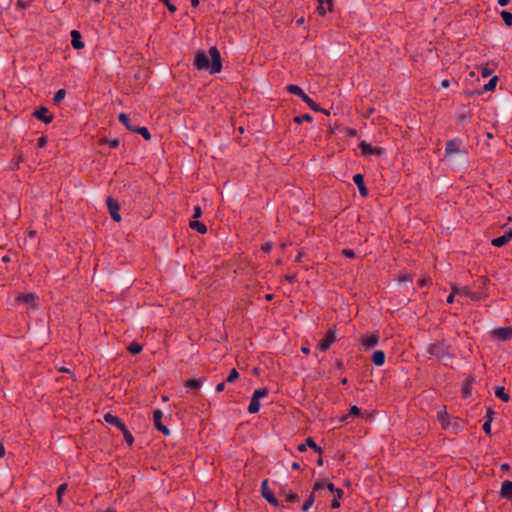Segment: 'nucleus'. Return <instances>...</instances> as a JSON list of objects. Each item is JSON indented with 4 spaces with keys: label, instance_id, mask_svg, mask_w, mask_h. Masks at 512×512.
I'll list each match as a JSON object with an SVG mask.
<instances>
[{
    "label": "nucleus",
    "instance_id": "nucleus-3",
    "mask_svg": "<svg viewBox=\"0 0 512 512\" xmlns=\"http://www.w3.org/2000/svg\"><path fill=\"white\" fill-rule=\"evenodd\" d=\"M427 353L441 362H446L452 359L450 345L446 340L438 341L429 345Z\"/></svg>",
    "mask_w": 512,
    "mask_h": 512
},
{
    "label": "nucleus",
    "instance_id": "nucleus-25",
    "mask_svg": "<svg viewBox=\"0 0 512 512\" xmlns=\"http://www.w3.org/2000/svg\"><path fill=\"white\" fill-rule=\"evenodd\" d=\"M318 1V11H319V14L320 15H325L326 14V7L325 5L328 6V8L332 5V0H317Z\"/></svg>",
    "mask_w": 512,
    "mask_h": 512
},
{
    "label": "nucleus",
    "instance_id": "nucleus-63",
    "mask_svg": "<svg viewBox=\"0 0 512 512\" xmlns=\"http://www.w3.org/2000/svg\"><path fill=\"white\" fill-rule=\"evenodd\" d=\"M287 280L292 283L294 281V278L295 276L294 275H291V276H286Z\"/></svg>",
    "mask_w": 512,
    "mask_h": 512
},
{
    "label": "nucleus",
    "instance_id": "nucleus-38",
    "mask_svg": "<svg viewBox=\"0 0 512 512\" xmlns=\"http://www.w3.org/2000/svg\"><path fill=\"white\" fill-rule=\"evenodd\" d=\"M104 143L108 144L109 147L111 148H118L119 145H120V140L115 138V139H103L102 140Z\"/></svg>",
    "mask_w": 512,
    "mask_h": 512
},
{
    "label": "nucleus",
    "instance_id": "nucleus-43",
    "mask_svg": "<svg viewBox=\"0 0 512 512\" xmlns=\"http://www.w3.org/2000/svg\"><path fill=\"white\" fill-rule=\"evenodd\" d=\"M492 74V69L488 67V65L481 67V75L482 77L486 78L489 77Z\"/></svg>",
    "mask_w": 512,
    "mask_h": 512
},
{
    "label": "nucleus",
    "instance_id": "nucleus-2",
    "mask_svg": "<svg viewBox=\"0 0 512 512\" xmlns=\"http://www.w3.org/2000/svg\"><path fill=\"white\" fill-rule=\"evenodd\" d=\"M445 159L454 168H462L468 163V152L460 141L449 140L445 146Z\"/></svg>",
    "mask_w": 512,
    "mask_h": 512
},
{
    "label": "nucleus",
    "instance_id": "nucleus-29",
    "mask_svg": "<svg viewBox=\"0 0 512 512\" xmlns=\"http://www.w3.org/2000/svg\"><path fill=\"white\" fill-rule=\"evenodd\" d=\"M497 82H498V77L497 76H493L487 84L484 85V89L485 91H493L497 85Z\"/></svg>",
    "mask_w": 512,
    "mask_h": 512
},
{
    "label": "nucleus",
    "instance_id": "nucleus-13",
    "mask_svg": "<svg viewBox=\"0 0 512 512\" xmlns=\"http://www.w3.org/2000/svg\"><path fill=\"white\" fill-rule=\"evenodd\" d=\"M512 239V230L505 232L502 236L494 238L492 245L496 247L505 246Z\"/></svg>",
    "mask_w": 512,
    "mask_h": 512
},
{
    "label": "nucleus",
    "instance_id": "nucleus-14",
    "mask_svg": "<svg viewBox=\"0 0 512 512\" xmlns=\"http://www.w3.org/2000/svg\"><path fill=\"white\" fill-rule=\"evenodd\" d=\"M437 419L441 423L442 428H449L450 418L448 413L446 412L445 407H440L437 411Z\"/></svg>",
    "mask_w": 512,
    "mask_h": 512
},
{
    "label": "nucleus",
    "instance_id": "nucleus-56",
    "mask_svg": "<svg viewBox=\"0 0 512 512\" xmlns=\"http://www.w3.org/2000/svg\"><path fill=\"white\" fill-rule=\"evenodd\" d=\"M335 493H336V497L335 498H337V499L341 498L342 495H343V491L341 489H339V488L335 491Z\"/></svg>",
    "mask_w": 512,
    "mask_h": 512
},
{
    "label": "nucleus",
    "instance_id": "nucleus-54",
    "mask_svg": "<svg viewBox=\"0 0 512 512\" xmlns=\"http://www.w3.org/2000/svg\"><path fill=\"white\" fill-rule=\"evenodd\" d=\"M327 489L333 493H335V491L338 489V488H335V486L332 484V483H328L327 484Z\"/></svg>",
    "mask_w": 512,
    "mask_h": 512
},
{
    "label": "nucleus",
    "instance_id": "nucleus-16",
    "mask_svg": "<svg viewBox=\"0 0 512 512\" xmlns=\"http://www.w3.org/2000/svg\"><path fill=\"white\" fill-rule=\"evenodd\" d=\"M104 420L108 424L118 428L119 430L120 429H124V426H125L124 422L119 417H117V416H114V415H112L110 413H107L104 416Z\"/></svg>",
    "mask_w": 512,
    "mask_h": 512
},
{
    "label": "nucleus",
    "instance_id": "nucleus-17",
    "mask_svg": "<svg viewBox=\"0 0 512 512\" xmlns=\"http://www.w3.org/2000/svg\"><path fill=\"white\" fill-rule=\"evenodd\" d=\"M71 37H72L71 45L74 49L78 50V49H82L84 47V43L82 41V37H81V34L79 31L72 30Z\"/></svg>",
    "mask_w": 512,
    "mask_h": 512
},
{
    "label": "nucleus",
    "instance_id": "nucleus-21",
    "mask_svg": "<svg viewBox=\"0 0 512 512\" xmlns=\"http://www.w3.org/2000/svg\"><path fill=\"white\" fill-rule=\"evenodd\" d=\"M189 225L192 229L198 231L201 234H204L207 231L206 225L198 220H191Z\"/></svg>",
    "mask_w": 512,
    "mask_h": 512
},
{
    "label": "nucleus",
    "instance_id": "nucleus-41",
    "mask_svg": "<svg viewBox=\"0 0 512 512\" xmlns=\"http://www.w3.org/2000/svg\"><path fill=\"white\" fill-rule=\"evenodd\" d=\"M286 500L291 503L297 502L299 501V496L296 493L289 491L286 495Z\"/></svg>",
    "mask_w": 512,
    "mask_h": 512
},
{
    "label": "nucleus",
    "instance_id": "nucleus-55",
    "mask_svg": "<svg viewBox=\"0 0 512 512\" xmlns=\"http://www.w3.org/2000/svg\"><path fill=\"white\" fill-rule=\"evenodd\" d=\"M510 2V0H497V3L500 5V6H506L508 5Z\"/></svg>",
    "mask_w": 512,
    "mask_h": 512
},
{
    "label": "nucleus",
    "instance_id": "nucleus-61",
    "mask_svg": "<svg viewBox=\"0 0 512 512\" xmlns=\"http://www.w3.org/2000/svg\"><path fill=\"white\" fill-rule=\"evenodd\" d=\"M198 4H199V0H191V5H192L193 7L198 6Z\"/></svg>",
    "mask_w": 512,
    "mask_h": 512
},
{
    "label": "nucleus",
    "instance_id": "nucleus-64",
    "mask_svg": "<svg viewBox=\"0 0 512 512\" xmlns=\"http://www.w3.org/2000/svg\"><path fill=\"white\" fill-rule=\"evenodd\" d=\"M298 25H302L304 23V18H300L296 21Z\"/></svg>",
    "mask_w": 512,
    "mask_h": 512
},
{
    "label": "nucleus",
    "instance_id": "nucleus-8",
    "mask_svg": "<svg viewBox=\"0 0 512 512\" xmlns=\"http://www.w3.org/2000/svg\"><path fill=\"white\" fill-rule=\"evenodd\" d=\"M359 147L361 149V152L364 155H381L384 152V149L381 147H373L369 143L362 141L359 144Z\"/></svg>",
    "mask_w": 512,
    "mask_h": 512
},
{
    "label": "nucleus",
    "instance_id": "nucleus-37",
    "mask_svg": "<svg viewBox=\"0 0 512 512\" xmlns=\"http://www.w3.org/2000/svg\"><path fill=\"white\" fill-rule=\"evenodd\" d=\"M314 503V493H311L308 499L304 502L302 506L303 511H307Z\"/></svg>",
    "mask_w": 512,
    "mask_h": 512
},
{
    "label": "nucleus",
    "instance_id": "nucleus-19",
    "mask_svg": "<svg viewBox=\"0 0 512 512\" xmlns=\"http://www.w3.org/2000/svg\"><path fill=\"white\" fill-rule=\"evenodd\" d=\"M464 427V421L458 417L453 418L450 420L449 430H451L454 433H458L461 431Z\"/></svg>",
    "mask_w": 512,
    "mask_h": 512
},
{
    "label": "nucleus",
    "instance_id": "nucleus-46",
    "mask_svg": "<svg viewBox=\"0 0 512 512\" xmlns=\"http://www.w3.org/2000/svg\"><path fill=\"white\" fill-rule=\"evenodd\" d=\"M491 422H492V418H489L483 424V430L485 431L486 434H490L491 433Z\"/></svg>",
    "mask_w": 512,
    "mask_h": 512
},
{
    "label": "nucleus",
    "instance_id": "nucleus-22",
    "mask_svg": "<svg viewBox=\"0 0 512 512\" xmlns=\"http://www.w3.org/2000/svg\"><path fill=\"white\" fill-rule=\"evenodd\" d=\"M495 395L504 402H508L510 400V396L505 392V388L503 386L495 387Z\"/></svg>",
    "mask_w": 512,
    "mask_h": 512
},
{
    "label": "nucleus",
    "instance_id": "nucleus-39",
    "mask_svg": "<svg viewBox=\"0 0 512 512\" xmlns=\"http://www.w3.org/2000/svg\"><path fill=\"white\" fill-rule=\"evenodd\" d=\"M313 120L312 116L310 114H304V115H301V116H297L294 118V121L296 123H301L303 121H306V122H311Z\"/></svg>",
    "mask_w": 512,
    "mask_h": 512
},
{
    "label": "nucleus",
    "instance_id": "nucleus-36",
    "mask_svg": "<svg viewBox=\"0 0 512 512\" xmlns=\"http://www.w3.org/2000/svg\"><path fill=\"white\" fill-rule=\"evenodd\" d=\"M305 444L307 447H310L319 453L322 452L321 448L319 446H317V444L314 442V440L311 437L306 439Z\"/></svg>",
    "mask_w": 512,
    "mask_h": 512
},
{
    "label": "nucleus",
    "instance_id": "nucleus-6",
    "mask_svg": "<svg viewBox=\"0 0 512 512\" xmlns=\"http://www.w3.org/2000/svg\"><path fill=\"white\" fill-rule=\"evenodd\" d=\"M162 417H163V412L160 410V409H155L153 411V422H154V425L155 427L161 431L164 435L168 436L170 435V430L162 424Z\"/></svg>",
    "mask_w": 512,
    "mask_h": 512
},
{
    "label": "nucleus",
    "instance_id": "nucleus-40",
    "mask_svg": "<svg viewBox=\"0 0 512 512\" xmlns=\"http://www.w3.org/2000/svg\"><path fill=\"white\" fill-rule=\"evenodd\" d=\"M238 377H239V373H238V371H237L235 368H233V369L230 371V373H229V375H228V377H227V379H226V382L232 383V382H234Z\"/></svg>",
    "mask_w": 512,
    "mask_h": 512
},
{
    "label": "nucleus",
    "instance_id": "nucleus-50",
    "mask_svg": "<svg viewBox=\"0 0 512 512\" xmlns=\"http://www.w3.org/2000/svg\"><path fill=\"white\" fill-rule=\"evenodd\" d=\"M324 487V483L322 481H318L315 483L313 490L318 491Z\"/></svg>",
    "mask_w": 512,
    "mask_h": 512
},
{
    "label": "nucleus",
    "instance_id": "nucleus-32",
    "mask_svg": "<svg viewBox=\"0 0 512 512\" xmlns=\"http://www.w3.org/2000/svg\"><path fill=\"white\" fill-rule=\"evenodd\" d=\"M134 131L142 135L146 140L151 139V134L146 127H135Z\"/></svg>",
    "mask_w": 512,
    "mask_h": 512
},
{
    "label": "nucleus",
    "instance_id": "nucleus-62",
    "mask_svg": "<svg viewBox=\"0 0 512 512\" xmlns=\"http://www.w3.org/2000/svg\"><path fill=\"white\" fill-rule=\"evenodd\" d=\"M5 455V449L3 446H0V457H3Z\"/></svg>",
    "mask_w": 512,
    "mask_h": 512
},
{
    "label": "nucleus",
    "instance_id": "nucleus-48",
    "mask_svg": "<svg viewBox=\"0 0 512 512\" xmlns=\"http://www.w3.org/2000/svg\"><path fill=\"white\" fill-rule=\"evenodd\" d=\"M46 143H47V138H46V137H40V138H38V140H37V146H38L39 148L44 147V146L46 145Z\"/></svg>",
    "mask_w": 512,
    "mask_h": 512
},
{
    "label": "nucleus",
    "instance_id": "nucleus-42",
    "mask_svg": "<svg viewBox=\"0 0 512 512\" xmlns=\"http://www.w3.org/2000/svg\"><path fill=\"white\" fill-rule=\"evenodd\" d=\"M19 299L22 302L32 303L35 299V295L34 294H26V295H22Z\"/></svg>",
    "mask_w": 512,
    "mask_h": 512
},
{
    "label": "nucleus",
    "instance_id": "nucleus-28",
    "mask_svg": "<svg viewBox=\"0 0 512 512\" xmlns=\"http://www.w3.org/2000/svg\"><path fill=\"white\" fill-rule=\"evenodd\" d=\"M454 294L457 296H470L471 292L467 287H453Z\"/></svg>",
    "mask_w": 512,
    "mask_h": 512
},
{
    "label": "nucleus",
    "instance_id": "nucleus-58",
    "mask_svg": "<svg viewBox=\"0 0 512 512\" xmlns=\"http://www.w3.org/2000/svg\"><path fill=\"white\" fill-rule=\"evenodd\" d=\"M291 467H292V469H294V470H299V469H300V465H299V463H298V462H293V463L291 464Z\"/></svg>",
    "mask_w": 512,
    "mask_h": 512
},
{
    "label": "nucleus",
    "instance_id": "nucleus-10",
    "mask_svg": "<svg viewBox=\"0 0 512 512\" xmlns=\"http://www.w3.org/2000/svg\"><path fill=\"white\" fill-rule=\"evenodd\" d=\"M336 340V335H335V332L332 331V330H329L325 337L319 342L318 344V348L321 350V351H326L332 343H334Z\"/></svg>",
    "mask_w": 512,
    "mask_h": 512
},
{
    "label": "nucleus",
    "instance_id": "nucleus-47",
    "mask_svg": "<svg viewBox=\"0 0 512 512\" xmlns=\"http://www.w3.org/2000/svg\"><path fill=\"white\" fill-rule=\"evenodd\" d=\"M361 410L357 407V406H352L350 408V413L349 415H352V416H358L360 414Z\"/></svg>",
    "mask_w": 512,
    "mask_h": 512
},
{
    "label": "nucleus",
    "instance_id": "nucleus-7",
    "mask_svg": "<svg viewBox=\"0 0 512 512\" xmlns=\"http://www.w3.org/2000/svg\"><path fill=\"white\" fill-rule=\"evenodd\" d=\"M261 492L262 496L272 505L279 506V502L274 496V494L268 488V480L265 479L261 483Z\"/></svg>",
    "mask_w": 512,
    "mask_h": 512
},
{
    "label": "nucleus",
    "instance_id": "nucleus-34",
    "mask_svg": "<svg viewBox=\"0 0 512 512\" xmlns=\"http://www.w3.org/2000/svg\"><path fill=\"white\" fill-rule=\"evenodd\" d=\"M128 350L132 353V354H138L141 352L142 350V346L137 343V342H132L130 343V345L128 346Z\"/></svg>",
    "mask_w": 512,
    "mask_h": 512
},
{
    "label": "nucleus",
    "instance_id": "nucleus-33",
    "mask_svg": "<svg viewBox=\"0 0 512 512\" xmlns=\"http://www.w3.org/2000/svg\"><path fill=\"white\" fill-rule=\"evenodd\" d=\"M66 96V91L64 89L58 90L53 98L54 103L58 104L60 103Z\"/></svg>",
    "mask_w": 512,
    "mask_h": 512
},
{
    "label": "nucleus",
    "instance_id": "nucleus-20",
    "mask_svg": "<svg viewBox=\"0 0 512 512\" xmlns=\"http://www.w3.org/2000/svg\"><path fill=\"white\" fill-rule=\"evenodd\" d=\"M385 353L382 350H376L372 355V362L376 366H382L385 363Z\"/></svg>",
    "mask_w": 512,
    "mask_h": 512
},
{
    "label": "nucleus",
    "instance_id": "nucleus-44",
    "mask_svg": "<svg viewBox=\"0 0 512 512\" xmlns=\"http://www.w3.org/2000/svg\"><path fill=\"white\" fill-rule=\"evenodd\" d=\"M162 2L170 12L174 13L176 11V6L173 5L169 0H159Z\"/></svg>",
    "mask_w": 512,
    "mask_h": 512
},
{
    "label": "nucleus",
    "instance_id": "nucleus-31",
    "mask_svg": "<svg viewBox=\"0 0 512 512\" xmlns=\"http://www.w3.org/2000/svg\"><path fill=\"white\" fill-rule=\"evenodd\" d=\"M500 15L507 26L512 25V13L511 12L504 10L501 12Z\"/></svg>",
    "mask_w": 512,
    "mask_h": 512
},
{
    "label": "nucleus",
    "instance_id": "nucleus-49",
    "mask_svg": "<svg viewBox=\"0 0 512 512\" xmlns=\"http://www.w3.org/2000/svg\"><path fill=\"white\" fill-rule=\"evenodd\" d=\"M343 254L346 256V257H349V258H352L354 257L355 253L353 250L351 249H344L343 250Z\"/></svg>",
    "mask_w": 512,
    "mask_h": 512
},
{
    "label": "nucleus",
    "instance_id": "nucleus-57",
    "mask_svg": "<svg viewBox=\"0 0 512 512\" xmlns=\"http://www.w3.org/2000/svg\"><path fill=\"white\" fill-rule=\"evenodd\" d=\"M306 447H307V446H306V444H305V443L300 444V445L298 446V451H300V452H304V451H306Z\"/></svg>",
    "mask_w": 512,
    "mask_h": 512
},
{
    "label": "nucleus",
    "instance_id": "nucleus-30",
    "mask_svg": "<svg viewBox=\"0 0 512 512\" xmlns=\"http://www.w3.org/2000/svg\"><path fill=\"white\" fill-rule=\"evenodd\" d=\"M268 394V390L266 388H260L254 391L252 398L259 401L260 398L265 397Z\"/></svg>",
    "mask_w": 512,
    "mask_h": 512
},
{
    "label": "nucleus",
    "instance_id": "nucleus-53",
    "mask_svg": "<svg viewBox=\"0 0 512 512\" xmlns=\"http://www.w3.org/2000/svg\"><path fill=\"white\" fill-rule=\"evenodd\" d=\"M455 296H456V294H454V291L452 290V293L447 297L446 302L449 304L453 303Z\"/></svg>",
    "mask_w": 512,
    "mask_h": 512
},
{
    "label": "nucleus",
    "instance_id": "nucleus-45",
    "mask_svg": "<svg viewBox=\"0 0 512 512\" xmlns=\"http://www.w3.org/2000/svg\"><path fill=\"white\" fill-rule=\"evenodd\" d=\"M201 215H202L201 207L199 205L194 206V208H193V218H194V220H196L197 218L201 217Z\"/></svg>",
    "mask_w": 512,
    "mask_h": 512
},
{
    "label": "nucleus",
    "instance_id": "nucleus-9",
    "mask_svg": "<svg viewBox=\"0 0 512 512\" xmlns=\"http://www.w3.org/2000/svg\"><path fill=\"white\" fill-rule=\"evenodd\" d=\"M493 336L500 341H507L512 338V327H501L493 331Z\"/></svg>",
    "mask_w": 512,
    "mask_h": 512
},
{
    "label": "nucleus",
    "instance_id": "nucleus-11",
    "mask_svg": "<svg viewBox=\"0 0 512 512\" xmlns=\"http://www.w3.org/2000/svg\"><path fill=\"white\" fill-rule=\"evenodd\" d=\"M33 115L44 123H50L53 119V115L46 107H40L39 109L35 110Z\"/></svg>",
    "mask_w": 512,
    "mask_h": 512
},
{
    "label": "nucleus",
    "instance_id": "nucleus-52",
    "mask_svg": "<svg viewBox=\"0 0 512 512\" xmlns=\"http://www.w3.org/2000/svg\"><path fill=\"white\" fill-rule=\"evenodd\" d=\"M331 506H332V508H338V507H340V502H339V500H338L337 498H334V499L332 500V502H331Z\"/></svg>",
    "mask_w": 512,
    "mask_h": 512
},
{
    "label": "nucleus",
    "instance_id": "nucleus-24",
    "mask_svg": "<svg viewBox=\"0 0 512 512\" xmlns=\"http://www.w3.org/2000/svg\"><path fill=\"white\" fill-rule=\"evenodd\" d=\"M118 120L128 129V130H135V126L131 125L130 119L128 115L125 113H120L118 116Z\"/></svg>",
    "mask_w": 512,
    "mask_h": 512
},
{
    "label": "nucleus",
    "instance_id": "nucleus-15",
    "mask_svg": "<svg viewBox=\"0 0 512 512\" xmlns=\"http://www.w3.org/2000/svg\"><path fill=\"white\" fill-rule=\"evenodd\" d=\"M353 181L357 185L359 193L361 196L366 197L368 195V190L364 184V177L362 174H355L353 176Z\"/></svg>",
    "mask_w": 512,
    "mask_h": 512
},
{
    "label": "nucleus",
    "instance_id": "nucleus-26",
    "mask_svg": "<svg viewBox=\"0 0 512 512\" xmlns=\"http://www.w3.org/2000/svg\"><path fill=\"white\" fill-rule=\"evenodd\" d=\"M67 487H68L67 484L63 483V484L59 485L57 488L56 493H57V501H58L59 505H62V503H63L62 496L65 493V491L67 490Z\"/></svg>",
    "mask_w": 512,
    "mask_h": 512
},
{
    "label": "nucleus",
    "instance_id": "nucleus-51",
    "mask_svg": "<svg viewBox=\"0 0 512 512\" xmlns=\"http://www.w3.org/2000/svg\"><path fill=\"white\" fill-rule=\"evenodd\" d=\"M225 389V381L219 383L217 386H216V391L217 392H222L223 390Z\"/></svg>",
    "mask_w": 512,
    "mask_h": 512
},
{
    "label": "nucleus",
    "instance_id": "nucleus-35",
    "mask_svg": "<svg viewBox=\"0 0 512 512\" xmlns=\"http://www.w3.org/2000/svg\"><path fill=\"white\" fill-rule=\"evenodd\" d=\"M120 430L123 432V436H124L125 441L129 445H131L134 442V437L132 436V434L128 431L126 426H124V429H120Z\"/></svg>",
    "mask_w": 512,
    "mask_h": 512
},
{
    "label": "nucleus",
    "instance_id": "nucleus-4",
    "mask_svg": "<svg viewBox=\"0 0 512 512\" xmlns=\"http://www.w3.org/2000/svg\"><path fill=\"white\" fill-rule=\"evenodd\" d=\"M288 92L299 96L312 110L319 112L320 106L314 102L305 92L297 85L290 84L287 86Z\"/></svg>",
    "mask_w": 512,
    "mask_h": 512
},
{
    "label": "nucleus",
    "instance_id": "nucleus-23",
    "mask_svg": "<svg viewBox=\"0 0 512 512\" xmlns=\"http://www.w3.org/2000/svg\"><path fill=\"white\" fill-rule=\"evenodd\" d=\"M202 384H203V380L198 378V379H189L185 386L187 388H190V389H195V390H198L202 387Z\"/></svg>",
    "mask_w": 512,
    "mask_h": 512
},
{
    "label": "nucleus",
    "instance_id": "nucleus-60",
    "mask_svg": "<svg viewBox=\"0 0 512 512\" xmlns=\"http://www.w3.org/2000/svg\"><path fill=\"white\" fill-rule=\"evenodd\" d=\"M509 468H510V466H509V464H507V463H503V464L501 465V469H502V470H504V471H505V470H509Z\"/></svg>",
    "mask_w": 512,
    "mask_h": 512
},
{
    "label": "nucleus",
    "instance_id": "nucleus-1",
    "mask_svg": "<svg viewBox=\"0 0 512 512\" xmlns=\"http://www.w3.org/2000/svg\"><path fill=\"white\" fill-rule=\"evenodd\" d=\"M194 66L198 70H208L210 73H219L222 69V60L220 52L216 47H211L208 54L204 51L196 53Z\"/></svg>",
    "mask_w": 512,
    "mask_h": 512
},
{
    "label": "nucleus",
    "instance_id": "nucleus-27",
    "mask_svg": "<svg viewBox=\"0 0 512 512\" xmlns=\"http://www.w3.org/2000/svg\"><path fill=\"white\" fill-rule=\"evenodd\" d=\"M260 409V402L251 398L250 404L248 406V412L251 414H255Z\"/></svg>",
    "mask_w": 512,
    "mask_h": 512
},
{
    "label": "nucleus",
    "instance_id": "nucleus-18",
    "mask_svg": "<svg viewBox=\"0 0 512 512\" xmlns=\"http://www.w3.org/2000/svg\"><path fill=\"white\" fill-rule=\"evenodd\" d=\"M500 494L507 500L512 499V481H504L502 483Z\"/></svg>",
    "mask_w": 512,
    "mask_h": 512
},
{
    "label": "nucleus",
    "instance_id": "nucleus-12",
    "mask_svg": "<svg viewBox=\"0 0 512 512\" xmlns=\"http://www.w3.org/2000/svg\"><path fill=\"white\" fill-rule=\"evenodd\" d=\"M380 340L379 334H371V335H365L362 339V345L365 347V349H371L378 345Z\"/></svg>",
    "mask_w": 512,
    "mask_h": 512
},
{
    "label": "nucleus",
    "instance_id": "nucleus-5",
    "mask_svg": "<svg viewBox=\"0 0 512 512\" xmlns=\"http://www.w3.org/2000/svg\"><path fill=\"white\" fill-rule=\"evenodd\" d=\"M106 204H107L108 211L111 215V218L116 222H120L121 215L119 213V210H120L119 202L112 197H108L106 200Z\"/></svg>",
    "mask_w": 512,
    "mask_h": 512
},
{
    "label": "nucleus",
    "instance_id": "nucleus-59",
    "mask_svg": "<svg viewBox=\"0 0 512 512\" xmlns=\"http://www.w3.org/2000/svg\"><path fill=\"white\" fill-rule=\"evenodd\" d=\"M441 86L444 87V88H447L449 86V81L448 80H443L441 82Z\"/></svg>",
    "mask_w": 512,
    "mask_h": 512
}]
</instances>
